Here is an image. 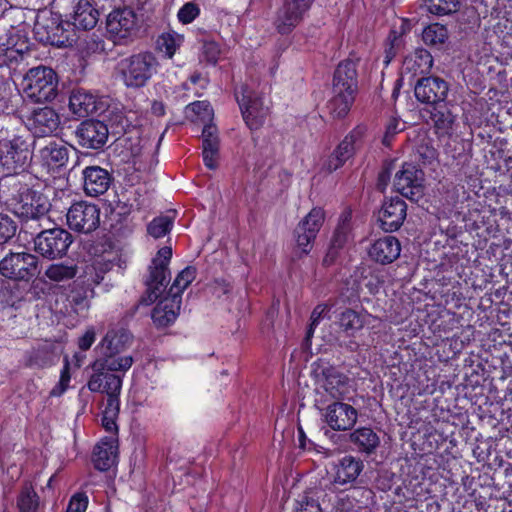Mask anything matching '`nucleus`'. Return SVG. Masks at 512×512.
<instances>
[{
	"mask_svg": "<svg viewBox=\"0 0 512 512\" xmlns=\"http://www.w3.org/2000/svg\"><path fill=\"white\" fill-rule=\"evenodd\" d=\"M31 160L30 144L12 118L0 116V173L9 176L24 170Z\"/></svg>",
	"mask_w": 512,
	"mask_h": 512,
	"instance_id": "nucleus-1",
	"label": "nucleus"
},
{
	"mask_svg": "<svg viewBox=\"0 0 512 512\" xmlns=\"http://www.w3.org/2000/svg\"><path fill=\"white\" fill-rule=\"evenodd\" d=\"M357 92L356 64L351 60L341 62L334 73L333 97L329 101L330 113L336 118L345 117Z\"/></svg>",
	"mask_w": 512,
	"mask_h": 512,
	"instance_id": "nucleus-2",
	"label": "nucleus"
},
{
	"mask_svg": "<svg viewBox=\"0 0 512 512\" xmlns=\"http://www.w3.org/2000/svg\"><path fill=\"white\" fill-rule=\"evenodd\" d=\"M158 60L151 52H140L123 58L118 63V70L125 86L140 88L156 74Z\"/></svg>",
	"mask_w": 512,
	"mask_h": 512,
	"instance_id": "nucleus-3",
	"label": "nucleus"
},
{
	"mask_svg": "<svg viewBox=\"0 0 512 512\" xmlns=\"http://www.w3.org/2000/svg\"><path fill=\"white\" fill-rule=\"evenodd\" d=\"M9 201L13 213L23 220L39 219L50 207L48 199L27 184H19Z\"/></svg>",
	"mask_w": 512,
	"mask_h": 512,
	"instance_id": "nucleus-4",
	"label": "nucleus"
},
{
	"mask_svg": "<svg viewBox=\"0 0 512 512\" xmlns=\"http://www.w3.org/2000/svg\"><path fill=\"white\" fill-rule=\"evenodd\" d=\"M25 93L35 102H48L57 95L58 80L53 69L45 66L31 68L25 78Z\"/></svg>",
	"mask_w": 512,
	"mask_h": 512,
	"instance_id": "nucleus-5",
	"label": "nucleus"
},
{
	"mask_svg": "<svg viewBox=\"0 0 512 512\" xmlns=\"http://www.w3.org/2000/svg\"><path fill=\"white\" fill-rule=\"evenodd\" d=\"M172 257L171 247H162L149 267V275L146 280L147 291L146 295L142 298L140 305L148 306L153 303L166 287L170 279V271L168 268L169 262Z\"/></svg>",
	"mask_w": 512,
	"mask_h": 512,
	"instance_id": "nucleus-6",
	"label": "nucleus"
},
{
	"mask_svg": "<svg viewBox=\"0 0 512 512\" xmlns=\"http://www.w3.org/2000/svg\"><path fill=\"white\" fill-rule=\"evenodd\" d=\"M72 235L62 228L41 231L34 238V249L42 257L54 260L66 255L72 244Z\"/></svg>",
	"mask_w": 512,
	"mask_h": 512,
	"instance_id": "nucleus-7",
	"label": "nucleus"
},
{
	"mask_svg": "<svg viewBox=\"0 0 512 512\" xmlns=\"http://www.w3.org/2000/svg\"><path fill=\"white\" fill-rule=\"evenodd\" d=\"M39 272L38 258L28 252L9 253L0 261V273L9 279L28 281Z\"/></svg>",
	"mask_w": 512,
	"mask_h": 512,
	"instance_id": "nucleus-8",
	"label": "nucleus"
},
{
	"mask_svg": "<svg viewBox=\"0 0 512 512\" xmlns=\"http://www.w3.org/2000/svg\"><path fill=\"white\" fill-rule=\"evenodd\" d=\"M324 219V210L315 207L298 223L295 229V239L296 252L300 256L306 255L311 251L313 242L324 223Z\"/></svg>",
	"mask_w": 512,
	"mask_h": 512,
	"instance_id": "nucleus-9",
	"label": "nucleus"
},
{
	"mask_svg": "<svg viewBox=\"0 0 512 512\" xmlns=\"http://www.w3.org/2000/svg\"><path fill=\"white\" fill-rule=\"evenodd\" d=\"M236 98L247 126L250 129H258L268 115L269 107L248 86H242L241 91L236 92Z\"/></svg>",
	"mask_w": 512,
	"mask_h": 512,
	"instance_id": "nucleus-10",
	"label": "nucleus"
},
{
	"mask_svg": "<svg viewBox=\"0 0 512 512\" xmlns=\"http://www.w3.org/2000/svg\"><path fill=\"white\" fill-rule=\"evenodd\" d=\"M66 216L70 229L81 233H90L100 224L99 207L86 201L72 204Z\"/></svg>",
	"mask_w": 512,
	"mask_h": 512,
	"instance_id": "nucleus-11",
	"label": "nucleus"
},
{
	"mask_svg": "<svg viewBox=\"0 0 512 512\" xmlns=\"http://www.w3.org/2000/svg\"><path fill=\"white\" fill-rule=\"evenodd\" d=\"M394 186L402 196L418 201L424 194V173L415 164L404 163L395 174Z\"/></svg>",
	"mask_w": 512,
	"mask_h": 512,
	"instance_id": "nucleus-12",
	"label": "nucleus"
},
{
	"mask_svg": "<svg viewBox=\"0 0 512 512\" xmlns=\"http://www.w3.org/2000/svg\"><path fill=\"white\" fill-rule=\"evenodd\" d=\"M374 492L365 487H356L347 493H340L333 503V512H371L375 503Z\"/></svg>",
	"mask_w": 512,
	"mask_h": 512,
	"instance_id": "nucleus-13",
	"label": "nucleus"
},
{
	"mask_svg": "<svg viewBox=\"0 0 512 512\" xmlns=\"http://www.w3.org/2000/svg\"><path fill=\"white\" fill-rule=\"evenodd\" d=\"M139 18L131 8L112 11L107 17V31L115 40H124L136 35L139 29Z\"/></svg>",
	"mask_w": 512,
	"mask_h": 512,
	"instance_id": "nucleus-14",
	"label": "nucleus"
},
{
	"mask_svg": "<svg viewBox=\"0 0 512 512\" xmlns=\"http://www.w3.org/2000/svg\"><path fill=\"white\" fill-rule=\"evenodd\" d=\"M109 105L107 97L98 96L85 89L74 90L69 98L71 112L78 117H87L93 113H102Z\"/></svg>",
	"mask_w": 512,
	"mask_h": 512,
	"instance_id": "nucleus-15",
	"label": "nucleus"
},
{
	"mask_svg": "<svg viewBox=\"0 0 512 512\" xmlns=\"http://www.w3.org/2000/svg\"><path fill=\"white\" fill-rule=\"evenodd\" d=\"M311 2L312 0H284L274 22L278 32L290 33L301 22Z\"/></svg>",
	"mask_w": 512,
	"mask_h": 512,
	"instance_id": "nucleus-16",
	"label": "nucleus"
},
{
	"mask_svg": "<svg viewBox=\"0 0 512 512\" xmlns=\"http://www.w3.org/2000/svg\"><path fill=\"white\" fill-rule=\"evenodd\" d=\"M325 423L335 431H346L354 427L358 412L350 404L335 401L329 404L323 414Z\"/></svg>",
	"mask_w": 512,
	"mask_h": 512,
	"instance_id": "nucleus-17",
	"label": "nucleus"
},
{
	"mask_svg": "<svg viewBox=\"0 0 512 512\" xmlns=\"http://www.w3.org/2000/svg\"><path fill=\"white\" fill-rule=\"evenodd\" d=\"M448 84L438 77H426L417 81L414 93L418 101L434 107L445 102Z\"/></svg>",
	"mask_w": 512,
	"mask_h": 512,
	"instance_id": "nucleus-18",
	"label": "nucleus"
},
{
	"mask_svg": "<svg viewBox=\"0 0 512 512\" xmlns=\"http://www.w3.org/2000/svg\"><path fill=\"white\" fill-rule=\"evenodd\" d=\"M108 135L107 125L98 120L84 121L76 130L79 145L94 150L101 149L106 144Z\"/></svg>",
	"mask_w": 512,
	"mask_h": 512,
	"instance_id": "nucleus-19",
	"label": "nucleus"
},
{
	"mask_svg": "<svg viewBox=\"0 0 512 512\" xmlns=\"http://www.w3.org/2000/svg\"><path fill=\"white\" fill-rule=\"evenodd\" d=\"M407 205L400 197H392L386 200L378 215L380 226L384 231L398 230L406 218Z\"/></svg>",
	"mask_w": 512,
	"mask_h": 512,
	"instance_id": "nucleus-20",
	"label": "nucleus"
},
{
	"mask_svg": "<svg viewBox=\"0 0 512 512\" xmlns=\"http://www.w3.org/2000/svg\"><path fill=\"white\" fill-rule=\"evenodd\" d=\"M70 149L63 142L50 141L39 150L41 166L49 173L60 171L69 160Z\"/></svg>",
	"mask_w": 512,
	"mask_h": 512,
	"instance_id": "nucleus-21",
	"label": "nucleus"
},
{
	"mask_svg": "<svg viewBox=\"0 0 512 512\" xmlns=\"http://www.w3.org/2000/svg\"><path fill=\"white\" fill-rule=\"evenodd\" d=\"M59 124V115L50 107L34 110L27 119L28 129L37 137L51 135L58 129Z\"/></svg>",
	"mask_w": 512,
	"mask_h": 512,
	"instance_id": "nucleus-22",
	"label": "nucleus"
},
{
	"mask_svg": "<svg viewBox=\"0 0 512 512\" xmlns=\"http://www.w3.org/2000/svg\"><path fill=\"white\" fill-rule=\"evenodd\" d=\"M84 192L91 197L103 195L110 187L112 177L100 166H88L82 171Z\"/></svg>",
	"mask_w": 512,
	"mask_h": 512,
	"instance_id": "nucleus-23",
	"label": "nucleus"
},
{
	"mask_svg": "<svg viewBox=\"0 0 512 512\" xmlns=\"http://www.w3.org/2000/svg\"><path fill=\"white\" fill-rule=\"evenodd\" d=\"M364 469L363 461L351 455L344 456L334 465L333 484L353 483Z\"/></svg>",
	"mask_w": 512,
	"mask_h": 512,
	"instance_id": "nucleus-24",
	"label": "nucleus"
},
{
	"mask_svg": "<svg viewBox=\"0 0 512 512\" xmlns=\"http://www.w3.org/2000/svg\"><path fill=\"white\" fill-rule=\"evenodd\" d=\"M401 252L399 240L394 236H385L376 240L369 249V256L381 264L395 261Z\"/></svg>",
	"mask_w": 512,
	"mask_h": 512,
	"instance_id": "nucleus-25",
	"label": "nucleus"
},
{
	"mask_svg": "<svg viewBox=\"0 0 512 512\" xmlns=\"http://www.w3.org/2000/svg\"><path fill=\"white\" fill-rule=\"evenodd\" d=\"M118 446L113 437L103 438L93 450L92 461L99 471H107L117 462Z\"/></svg>",
	"mask_w": 512,
	"mask_h": 512,
	"instance_id": "nucleus-26",
	"label": "nucleus"
},
{
	"mask_svg": "<svg viewBox=\"0 0 512 512\" xmlns=\"http://www.w3.org/2000/svg\"><path fill=\"white\" fill-rule=\"evenodd\" d=\"M87 387L91 392H102L107 395L120 394L122 389V378L109 373L107 370H94Z\"/></svg>",
	"mask_w": 512,
	"mask_h": 512,
	"instance_id": "nucleus-27",
	"label": "nucleus"
},
{
	"mask_svg": "<svg viewBox=\"0 0 512 512\" xmlns=\"http://www.w3.org/2000/svg\"><path fill=\"white\" fill-rule=\"evenodd\" d=\"M433 64L431 54L425 49H416L407 55L403 61L402 73L411 77L422 75L430 71Z\"/></svg>",
	"mask_w": 512,
	"mask_h": 512,
	"instance_id": "nucleus-28",
	"label": "nucleus"
},
{
	"mask_svg": "<svg viewBox=\"0 0 512 512\" xmlns=\"http://www.w3.org/2000/svg\"><path fill=\"white\" fill-rule=\"evenodd\" d=\"M133 337L129 331L123 327L113 328L107 332L101 346L104 353L118 354L129 347Z\"/></svg>",
	"mask_w": 512,
	"mask_h": 512,
	"instance_id": "nucleus-29",
	"label": "nucleus"
},
{
	"mask_svg": "<svg viewBox=\"0 0 512 512\" xmlns=\"http://www.w3.org/2000/svg\"><path fill=\"white\" fill-rule=\"evenodd\" d=\"M410 30V23L408 20L402 19L398 28H393L386 40L384 48V64L388 66L395 58L398 52L404 46L403 35Z\"/></svg>",
	"mask_w": 512,
	"mask_h": 512,
	"instance_id": "nucleus-30",
	"label": "nucleus"
},
{
	"mask_svg": "<svg viewBox=\"0 0 512 512\" xmlns=\"http://www.w3.org/2000/svg\"><path fill=\"white\" fill-rule=\"evenodd\" d=\"M431 108L432 109L429 111L430 118L436 129V133L441 136L450 135L453 131L456 115L453 114L445 102Z\"/></svg>",
	"mask_w": 512,
	"mask_h": 512,
	"instance_id": "nucleus-31",
	"label": "nucleus"
},
{
	"mask_svg": "<svg viewBox=\"0 0 512 512\" xmlns=\"http://www.w3.org/2000/svg\"><path fill=\"white\" fill-rule=\"evenodd\" d=\"M99 13L89 0H78L73 14V25L76 28L89 30L95 27Z\"/></svg>",
	"mask_w": 512,
	"mask_h": 512,
	"instance_id": "nucleus-32",
	"label": "nucleus"
},
{
	"mask_svg": "<svg viewBox=\"0 0 512 512\" xmlns=\"http://www.w3.org/2000/svg\"><path fill=\"white\" fill-rule=\"evenodd\" d=\"M349 437L357 450L366 454L373 453L380 443L379 436L369 427L358 428Z\"/></svg>",
	"mask_w": 512,
	"mask_h": 512,
	"instance_id": "nucleus-33",
	"label": "nucleus"
},
{
	"mask_svg": "<svg viewBox=\"0 0 512 512\" xmlns=\"http://www.w3.org/2000/svg\"><path fill=\"white\" fill-rule=\"evenodd\" d=\"M181 310L179 295L169 294L160 300L152 310V320H175Z\"/></svg>",
	"mask_w": 512,
	"mask_h": 512,
	"instance_id": "nucleus-34",
	"label": "nucleus"
},
{
	"mask_svg": "<svg viewBox=\"0 0 512 512\" xmlns=\"http://www.w3.org/2000/svg\"><path fill=\"white\" fill-rule=\"evenodd\" d=\"M365 133V127L357 126L334 150V154L345 163L359 147Z\"/></svg>",
	"mask_w": 512,
	"mask_h": 512,
	"instance_id": "nucleus-35",
	"label": "nucleus"
},
{
	"mask_svg": "<svg viewBox=\"0 0 512 512\" xmlns=\"http://www.w3.org/2000/svg\"><path fill=\"white\" fill-rule=\"evenodd\" d=\"M116 354L105 353L103 360H96L92 368L93 370H107V371H121L126 372L129 370L134 362L132 356H119L115 357Z\"/></svg>",
	"mask_w": 512,
	"mask_h": 512,
	"instance_id": "nucleus-36",
	"label": "nucleus"
},
{
	"mask_svg": "<svg viewBox=\"0 0 512 512\" xmlns=\"http://www.w3.org/2000/svg\"><path fill=\"white\" fill-rule=\"evenodd\" d=\"M57 358L54 346L45 342L39 347L33 349L28 358V365L31 367L45 368L54 364Z\"/></svg>",
	"mask_w": 512,
	"mask_h": 512,
	"instance_id": "nucleus-37",
	"label": "nucleus"
},
{
	"mask_svg": "<svg viewBox=\"0 0 512 512\" xmlns=\"http://www.w3.org/2000/svg\"><path fill=\"white\" fill-rule=\"evenodd\" d=\"M19 512H38L40 498L30 482H25L17 496Z\"/></svg>",
	"mask_w": 512,
	"mask_h": 512,
	"instance_id": "nucleus-38",
	"label": "nucleus"
},
{
	"mask_svg": "<svg viewBox=\"0 0 512 512\" xmlns=\"http://www.w3.org/2000/svg\"><path fill=\"white\" fill-rule=\"evenodd\" d=\"M187 117L195 123L212 124L213 108L207 101H196L186 107Z\"/></svg>",
	"mask_w": 512,
	"mask_h": 512,
	"instance_id": "nucleus-39",
	"label": "nucleus"
},
{
	"mask_svg": "<svg viewBox=\"0 0 512 512\" xmlns=\"http://www.w3.org/2000/svg\"><path fill=\"white\" fill-rule=\"evenodd\" d=\"M448 39V30L446 26L433 23L423 29L422 40L428 46H438L444 44Z\"/></svg>",
	"mask_w": 512,
	"mask_h": 512,
	"instance_id": "nucleus-40",
	"label": "nucleus"
},
{
	"mask_svg": "<svg viewBox=\"0 0 512 512\" xmlns=\"http://www.w3.org/2000/svg\"><path fill=\"white\" fill-rule=\"evenodd\" d=\"M427 11L437 16L456 13L460 9V0H424Z\"/></svg>",
	"mask_w": 512,
	"mask_h": 512,
	"instance_id": "nucleus-41",
	"label": "nucleus"
},
{
	"mask_svg": "<svg viewBox=\"0 0 512 512\" xmlns=\"http://www.w3.org/2000/svg\"><path fill=\"white\" fill-rule=\"evenodd\" d=\"M174 219L173 214L160 215L154 218L147 227L148 234L155 239L165 236L170 232Z\"/></svg>",
	"mask_w": 512,
	"mask_h": 512,
	"instance_id": "nucleus-42",
	"label": "nucleus"
},
{
	"mask_svg": "<svg viewBox=\"0 0 512 512\" xmlns=\"http://www.w3.org/2000/svg\"><path fill=\"white\" fill-rule=\"evenodd\" d=\"M183 36L175 32H166L159 36L157 40L158 49L171 58L176 50L182 45Z\"/></svg>",
	"mask_w": 512,
	"mask_h": 512,
	"instance_id": "nucleus-43",
	"label": "nucleus"
},
{
	"mask_svg": "<svg viewBox=\"0 0 512 512\" xmlns=\"http://www.w3.org/2000/svg\"><path fill=\"white\" fill-rule=\"evenodd\" d=\"M195 277L196 269L192 266H187L176 276L172 286L170 287L169 294L175 296L179 295V298L181 299L183 291L192 283Z\"/></svg>",
	"mask_w": 512,
	"mask_h": 512,
	"instance_id": "nucleus-44",
	"label": "nucleus"
},
{
	"mask_svg": "<svg viewBox=\"0 0 512 512\" xmlns=\"http://www.w3.org/2000/svg\"><path fill=\"white\" fill-rule=\"evenodd\" d=\"M47 278L55 282L72 279L76 275V268L64 264H52L45 272Z\"/></svg>",
	"mask_w": 512,
	"mask_h": 512,
	"instance_id": "nucleus-45",
	"label": "nucleus"
},
{
	"mask_svg": "<svg viewBox=\"0 0 512 512\" xmlns=\"http://www.w3.org/2000/svg\"><path fill=\"white\" fill-rule=\"evenodd\" d=\"M347 232L345 228H338L331 240V247L329 248L323 262L325 265H330L337 257V249L342 247L347 240Z\"/></svg>",
	"mask_w": 512,
	"mask_h": 512,
	"instance_id": "nucleus-46",
	"label": "nucleus"
},
{
	"mask_svg": "<svg viewBox=\"0 0 512 512\" xmlns=\"http://www.w3.org/2000/svg\"><path fill=\"white\" fill-rule=\"evenodd\" d=\"M345 377L341 375L329 376L326 380L325 389L335 399H342L345 395Z\"/></svg>",
	"mask_w": 512,
	"mask_h": 512,
	"instance_id": "nucleus-47",
	"label": "nucleus"
},
{
	"mask_svg": "<svg viewBox=\"0 0 512 512\" xmlns=\"http://www.w3.org/2000/svg\"><path fill=\"white\" fill-rule=\"evenodd\" d=\"M70 380V363L68 357L66 356L64 358V365L60 373V379L57 385L51 390L50 395L54 397L61 396L68 389Z\"/></svg>",
	"mask_w": 512,
	"mask_h": 512,
	"instance_id": "nucleus-48",
	"label": "nucleus"
},
{
	"mask_svg": "<svg viewBox=\"0 0 512 512\" xmlns=\"http://www.w3.org/2000/svg\"><path fill=\"white\" fill-rule=\"evenodd\" d=\"M218 130L213 124H206L202 131V149H219Z\"/></svg>",
	"mask_w": 512,
	"mask_h": 512,
	"instance_id": "nucleus-49",
	"label": "nucleus"
},
{
	"mask_svg": "<svg viewBox=\"0 0 512 512\" xmlns=\"http://www.w3.org/2000/svg\"><path fill=\"white\" fill-rule=\"evenodd\" d=\"M405 128V124L401 122L398 118L392 117L386 124L384 136L382 139V143L385 146H389L396 134L403 131Z\"/></svg>",
	"mask_w": 512,
	"mask_h": 512,
	"instance_id": "nucleus-50",
	"label": "nucleus"
},
{
	"mask_svg": "<svg viewBox=\"0 0 512 512\" xmlns=\"http://www.w3.org/2000/svg\"><path fill=\"white\" fill-rule=\"evenodd\" d=\"M200 9L193 2L184 4L177 13V18L182 24H189L199 15Z\"/></svg>",
	"mask_w": 512,
	"mask_h": 512,
	"instance_id": "nucleus-51",
	"label": "nucleus"
},
{
	"mask_svg": "<svg viewBox=\"0 0 512 512\" xmlns=\"http://www.w3.org/2000/svg\"><path fill=\"white\" fill-rule=\"evenodd\" d=\"M16 226L7 215L0 214V245L6 243L15 234Z\"/></svg>",
	"mask_w": 512,
	"mask_h": 512,
	"instance_id": "nucleus-52",
	"label": "nucleus"
},
{
	"mask_svg": "<svg viewBox=\"0 0 512 512\" xmlns=\"http://www.w3.org/2000/svg\"><path fill=\"white\" fill-rule=\"evenodd\" d=\"M22 58V54L15 47H0V67L8 66Z\"/></svg>",
	"mask_w": 512,
	"mask_h": 512,
	"instance_id": "nucleus-53",
	"label": "nucleus"
},
{
	"mask_svg": "<svg viewBox=\"0 0 512 512\" xmlns=\"http://www.w3.org/2000/svg\"><path fill=\"white\" fill-rule=\"evenodd\" d=\"M202 54L208 63L215 64L220 55L219 45L213 41L205 42L202 46Z\"/></svg>",
	"mask_w": 512,
	"mask_h": 512,
	"instance_id": "nucleus-54",
	"label": "nucleus"
},
{
	"mask_svg": "<svg viewBox=\"0 0 512 512\" xmlns=\"http://www.w3.org/2000/svg\"><path fill=\"white\" fill-rule=\"evenodd\" d=\"M87 505V496L82 493H77L70 499L66 512H85Z\"/></svg>",
	"mask_w": 512,
	"mask_h": 512,
	"instance_id": "nucleus-55",
	"label": "nucleus"
},
{
	"mask_svg": "<svg viewBox=\"0 0 512 512\" xmlns=\"http://www.w3.org/2000/svg\"><path fill=\"white\" fill-rule=\"evenodd\" d=\"M203 162L208 169L215 170L219 164V149H202Z\"/></svg>",
	"mask_w": 512,
	"mask_h": 512,
	"instance_id": "nucleus-56",
	"label": "nucleus"
},
{
	"mask_svg": "<svg viewBox=\"0 0 512 512\" xmlns=\"http://www.w3.org/2000/svg\"><path fill=\"white\" fill-rule=\"evenodd\" d=\"M331 317V308L326 304H321L314 308V310L311 313L310 320H323L325 318Z\"/></svg>",
	"mask_w": 512,
	"mask_h": 512,
	"instance_id": "nucleus-57",
	"label": "nucleus"
},
{
	"mask_svg": "<svg viewBox=\"0 0 512 512\" xmlns=\"http://www.w3.org/2000/svg\"><path fill=\"white\" fill-rule=\"evenodd\" d=\"M119 395L120 394L107 395L108 396L107 405H106L103 413L110 414V415L118 414L119 406H120Z\"/></svg>",
	"mask_w": 512,
	"mask_h": 512,
	"instance_id": "nucleus-58",
	"label": "nucleus"
},
{
	"mask_svg": "<svg viewBox=\"0 0 512 512\" xmlns=\"http://www.w3.org/2000/svg\"><path fill=\"white\" fill-rule=\"evenodd\" d=\"M94 341H95V331L92 328H90L84 333V335L82 337L79 338V342H78L79 348L82 351H86L91 347V345L93 344Z\"/></svg>",
	"mask_w": 512,
	"mask_h": 512,
	"instance_id": "nucleus-59",
	"label": "nucleus"
},
{
	"mask_svg": "<svg viewBox=\"0 0 512 512\" xmlns=\"http://www.w3.org/2000/svg\"><path fill=\"white\" fill-rule=\"evenodd\" d=\"M10 97V86L9 83L3 79H0V110L7 107Z\"/></svg>",
	"mask_w": 512,
	"mask_h": 512,
	"instance_id": "nucleus-60",
	"label": "nucleus"
},
{
	"mask_svg": "<svg viewBox=\"0 0 512 512\" xmlns=\"http://www.w3.org/2000/svg\"><path fill=\"white\" fill-rule=\"evenodd\" d=\"M343 162L332 153L323 163V169L327 172H333L343 166Z\"/></svg>",
	"mask_w": 512,
	"mask_h": 512,
	"instance_id": "nucleus-61",
	"label": "nucleus"
},
{
	"mask_svg": "<svg viewBox=\"0 0 512 512\" xmlns=\"http://www.w3.org/2000/svg\"><path fill=\"white\" fill-rule=\"evenodd\" d=\"M117 415H110L103 413L102 416V425L108 432L115 433L117 431V425L115 422V418Z\"/></svg>",
	"mask_w": 512,
	"mask_h": 512,
	"instance_id": "nucleus-62",
	"label": "nucleus"
},
{
	"mask_svg": "<svg viewBox=\"0 0 512 512\" xmlns=\"http://www.w3.org/2000/svg\"><path fill=\"white\" fill-rule=\"evenodd\" d=\"M299 512H321L320 505L314 499H306L301 502Z\"/></svg>",
	"mask_w": 512,
	"mask_h": 512,
	"instance_id": "nucleus-63",
	"label": "nucleus"
},
{
	"mask_svg": "<svg viewBox=\"0 0 512 512\" xmlns=\"http://www.w3.org/2000/svg\"><path fill=\"white\" fill-rule=\"evenodd\" d=\"M364 285L370 294H376L380 288V282L375 276H371L370 278L366 277V282Z\"/></svg>",
	"mask_w": 512,
	"mask_h": 512,
	"instance_id": "nucleus-64",
	"label": "nucleus"
}]
</instances>
